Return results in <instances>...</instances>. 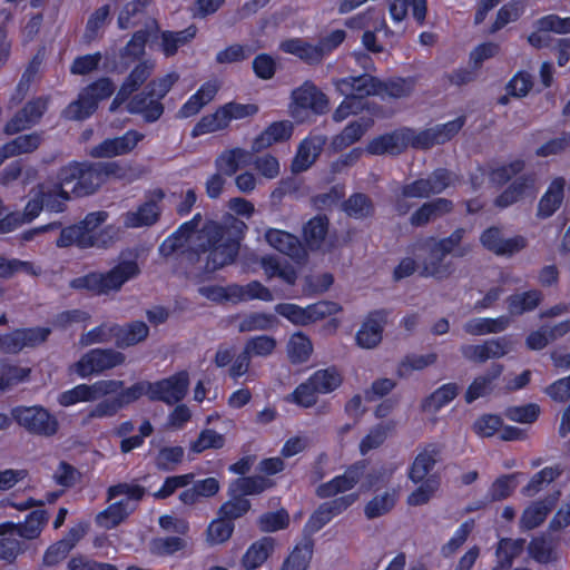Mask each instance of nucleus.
<instances>
[{"label":"nucleus","mask_w":570,"mask_h":570,"mask_svg":"<svg viewBox=\"0 0 570 570\" xmlns=\"http://www.w3.org/2000/svg\"><path fill=\"white\" fill-rule=\"evenodd\" d=\"M409 9L419 26L425 23L428 0H390V16L394 21L401 22L407 16Z\"/></svg>","instance_id":"31"},{"label":"nucleus","mask_w":570,"mask_h":570,"mask_svg":"<svg viewBox=\"0 0 570 570\" xmlns=\"http://www.w3.org/2000/svg\"><path fill=\"white\" fill-rule=\"evenodd\" d=\"M293 135V125L288 120L274 121L252 142V151L259 153L274 144L284 142Z\"/></svg>","instance_id":"24"},{"label":"nucleus","mask_w":570,"mask_h":570,"mask_svg":"<svg viewBox=\"0 0 570 570\" xmlns=\"http://www.w3.org/2000/svg\"><path fill=\"white\" fill-rule=\"evenodd\" d=\"M115 345L127 348L145 341L149 335V327L142 321H134L125 325L114 323Z\"/></svg>","instance_id":"30"},{"label":"nucleus","mask_w":570,"mask_h":570,"mask_svg":"<svg viewBox=\"0 0 570 570\" xmlns=\"http://www.w3.org/2000/svg\"><path fill=\"white\" fill-rule=\"evenodd\" d=\"M184 455L185 450L180 445L163 446L155 458V465L159 471L171 472L183 462Z\"/></svg>","instance_id":"56"},{"label":"nucleus","mask_w":570,"mask_h":570,"mask_svg":"<svg viewBox=\"0 0 570 570\" xmlns=\"http://www.w3.org/2000/svg\"><path fill=\"white\" fill-rule=\"evenodd\" d=\"M197 35V27L190 24L179 31L166 30L161 32L160 46L164 55L169 58L177 53L180 47L188 45Z\"/></svg>","instance_id":"39"},{"label":"nucleus","mask_w":570,"mask_h":570,"mask_svg":"<svg viewBox=\"0 0 570 570\" xmlns=\"http://www.w3.org/2000/svg\"><path fill=\"white\" fill-rule=\"evenodd\" d=\"M276 340L269 335H256L247 340L244 350L250 356L267 357L275 351Z\"/></svg>","instance_id":"64"},{"label":"nucleus","mask_w":570,"mask_h":570,"mask_svg":"<svg viewBox=\"0 0 570 570\" xmlns=\"http://www.w3.org/2000/svg\"><path fill=\"white\" fill-rule=\"evenodd\" d=\"M265 238L273 248L291 258H299L304 254L302 243L294 234L269 228L265 234Z\"/></svg>","instance_id":"28"},{"label":"nucleus","mask_w":570,"mask_h":570,"mask_svg":"<svg viewBox=\"0 0 570 570\" xmlns=\"http://www.w3.org/2000/svg\"><path fill=\"white\" fill-rule=\"evenodd\" d=\"M151 65L147 61H140L132 68L120 87L134 96L135 92L148 80L151 75Z\"/></svg>","instance_id":"60"},{"label":"nucleus","mask_w":570,"mask_h":570,"mask_svg":"<svg viewBox=\"0 0 570 570\" xmlns=\"http://www.w3.org/2000/svg\"><path fill=\"white\" fill-rule=\"evenodd\" d=\"M250 154L239 147H235L222 153L215 160L216 168L226 176H233L237 173L240 165H246Z\"/></svg>","instance_id":"46"},{"label":"nucleus","mask_w":570,"mask_h":570,"mask_svg":"<svg viewBox=\"0 0 570 570\" xmlns=\"http://www.w3.org/2000/svg\"><path fill=\"white\" fill-rule=\"evenodd\" d=\"M50 334L49 327L17 328L6 334L7 353L17 354L24 347H36L46 342Z\"/></svg>","instance_id":"18"},{"label":"nucleus","mask_w":570,"mask_h":570,"mask_svg":"<svg viewBox=\"0 0 570 570\" xmlns=\"http://www.w3.org/2000/svg\"><path fill=\"white\" fill-rule=\"evenodd\" d=\"M436 360L438 355L435 353H428L425 355L414 353L406 354L397 364L396 375L400 379H406L413 371H422L434 364Z\"/></svg>","instance_id":"51"},{"label":"nucleus","mask_w":570,"mask_h":570,"mask_svg":"<svg viewBox=\"0 0 570 570\" xmlns=\"http://www.w3.org/2000/svg\"><path fill=\"white\" fill-rule=\"evenodd\" d=\"M510 325V318L501 315L495 318L475 317L464 323L463 330L466 334L481 336L487 334H497L505 331Z\"/></svg>","instance_id":"34"},{"label":"nucleus","mask_w":570,"mask_h":570,"mask_svg":"<svg viewBox=\"0 0 570 570\" xmlns=\"http://www.w3.org/2000/svg\"><path fill=\"white\" fill-rule=\"evenodd\" d=\"M453 203L446 198H435L422 204L410 217V223L414 227H422L445 214L451 213Z\"/></svg>","instance_id":"27"},{"label":"nucleus","mask_w":570,"mask_h":570,"mask_svg":"<svg viewBox=\"0 0 570 570\" xmlns=\"http://www.w3.org/2000/svg\"><path fill=\"white\" fill-rule=\"evenodd\" d=\"M442 449L438 443H428L414 458L409 469V479L419 484L421 481L432 476L430 473L433 471L438 460L441 456Z\"/></svg>","instance_id":"21"},{"label":"nucleus","mask_w":570,"mask_h":570,"mask_svg":"<svg viewBox=\"0 0 570 570\" xmlns=\"http://www.w3.org/2000/svg\"><path fill=\"white\" fill-rule=\"evenodd\" d=\"M295 109L308 110L314 115H324L328 110V99L312 80H305L292 91Z\"/></svg>","instance_id":"15"},{"label":"nucleus","mask_w":570,"mask_h":570,"mask_svg":"<svg viewBox=\"0 0 570 570\" xmlns=\"http://www.w3.org/2000/svg\"><path fill=\"white\" fill-rule=\"evenodd\" d=\"M145 138V135L136 129H129L124 135L114 138H106L94 146L89 155L92 158H114L131 153Z\"/></svg>","instance_id":"13"},{"label":"nucleus","mask_w":570,"mask_h":570,"mask_svg":"<svg viewBox=\"0 0 570 570\" xmlns=\"http://www.w3.org/2000/svg\"><path fill=\"white\" fill-rule=\"evenodd\" d=\"M309 383L318 394H328L342 384V375L335 366L315 371L309 377Z\"/></svg>","instance_id":"48"},{"label":"nucleus","mask_w":570,"mask_h":570,"mask_svg":"<svg viewBox=\"0 0 570 570\" xmlns=\"http://www.w3.org/2000/svg\"><path fill=\"white\" fill-rule=\"evenodd\" d=\"M189 386L188 373L178 372L169 377L156 382H149V400L151 402H164L175 404L180 402L187 394Z\"/></svg>","instance_id":"12"},{"label":"nucleus","mask_w":570,"mask_h":570,"mask_svg":"<svg viewBox=\"0 0 570 570\" xmlns=\"http://www.w3.org/2000/svg\"><path fill=\"white\" fill-rule=\"evenodd\" d=\"M165 198V191L161 188L154 189L148 199L138 206L136 212H130L126 216V226L139 228L153 226L161 215L159 203Z\"/></svg>","instance_id":"16"},{"label":"nucleus","mask_w":570,"mask_h":570,"mask_svg":"<svg viewBox=\"0 0 570 570\" xmlns=\"http://www.w3.org/2000/svg\"><path fill=\"white\" fill-rule=\"evenodd\" d=\"M125 360V355L114 348H91L70 366V372L87 379L119 366Z\"/></svg>","instance_id":"9"},{"label":"nucleus","mask_w":570,"mask_h":570,"mask_svg":"<svg viewBox=\"0 0 570 570\" xmlns=\"http://www.w3.org/2000/svg\"><path fill=\"white\" fill-rule=\"evenodd\" d=\"M97 109L98 107L95 105L94 100L89 99L81 89L77 99L68 104L63 109L62 117L67 120L81 121L90 118Z\"/></svg>","instance_id":"49"},{"label":"nucleus","mask_w":570,"mask_h":570,"mask_svg":"<svg viewBox=\"0 0 570 570\" xmlns=\"http://www.w3.org/2000/svg\"><path fill=\"white\" fill-rule=\"evenodd\" d=\"M236 292V301L261 299L263 302L273 301L272 292L258 281H252L246 285L233 284Z\"/></svg>","instance_id":"58"},{"label":"nucleus","mask_w":570,"mask_h":570,"mask_svg":"<svg viewBox=\"0 0 570 570\" xmlns=\"http://www.w3.org/2000/svg\"><path fill=\"white\" fill-rule=\"evenodd\" d=\"M57 401L59 405L69 407L81 402H92L95 401V395L90 384L81 383L59 393Z\"/></svg>","instance_id":"59"},{"label":"nucleus","mask_w":570,"mask_h":570,"mask_svg":"<svg viewBox=\"0 0 570 570\" xmlns=\"http://www.w3.org/2000/svg\"><path fill=\"white\" fill-rule=\"evenodd\" d=\"M561 472L562 471L559 465L543 468L531 476L528 484L523 487L522 494L527 497L537 494L544 485L558 479L561 475Z\"/></svg>","instance_id":"55"},{"label":"nucleus","mask_w":570,"mask_h":570,"mask_svg":"<svg viewBox=\"0 0 570 570\" xmlns=\"http://www.w3.org/2000/svg\"><path fill=\"white\" fill-rule=\"evenodd\" d=\"M13 421L31 435L52 438L59 431V421L42 405H17L10 410Z\"/></svg>","instance_id":"7"},{"label":"nucleus","mask_w":570,"mask_h":570,"mask_svg":"<svg viewBox=\"0 0 570 570\" xmlns=\"http://www.w3.org/2000/svg\"><path fill=\"white\" fill-rule=\"evenodd\" d=\"M313 352L309 337L303 333H295L288 341L287 354L293 364H303L308 361Z\"/></svg>","instance_id":"53"},{"label":"nucleus","mask_w":570,"mask_h":570,"mask_svg":"<svg viewBox=\"0 0 570 570\" xmlns=\"http://www.w3.org/2000/svg\"><path fill=\"white\" fill-rule=\"evenodd\" d=\"M368 466V460L362 459L350 464L344 473L335 475L327 482L321 483L316 488V495L320 499L334 498L340 493L353 490L362 480Z\"/></svg>","instance_id":"11"},{"label":"nucleus","mask_w":570,"mask_h":570,"mask_svg":"<svg viewBox=\"0 0 570 570\" xmlns=\"http://www.w3.org/2000/svg\"><path fill=\"white\" fill-rule=\"evenodd\" d=\"M135 508H130L126 500L109 504L96 515V523L105 529H114L125 521Z\"/></svg>","instance_id":"42"},{"label":"nucleus","mask_w":570,"mask_h":570,"mask_svg":"<svg viewBox=\"0 0 570 570\" xmlns=\"http://www.w3.org/2000/svg\"><path fill=\"white\" fill-rule=\"evenodd\" d=\"M542 301V292L534 288L509 295L507 297V306L511 315L520 316L534 311Z\"/></svg>","instance_id":"35"},{"label":"nucleus","mask_w":570,"mask_h":570,"mask_svg":"<svg viewBox=\"0 0 570 570\" xmlns=\"http://www.w3.org/2000/svg\"><path fill=\"white\" fill-rule=\"evenodd\" d=\"M327 138L325 135H309L304 138L297 149L293 161L294 171L301 173L307 170L323 151Z\"/></svg>","instance_id":"22"},{"label":"nucleus","mask_w":570,"mask_h":570,"mask_svg":"<svg viewBox=\"0 0 570 570\" xmlns=\"http://www.w3.org/2000/svg\"><path fill=\"white\" fill-rule=\"evenodd\" d=\"M521 472L501 474L489 487L485 499L489 502H499L510 498L519 485Z\"/></svg>","instance_id":"41"},{"label":"nucleus","mask_w":570,"mask_h":570,"mask_svg":"<svg viewBox=\"0 0 570 570\" xmlns=\"http://www.w3.org/2000/svg\"><path fill=\"white\" fill-rule=\"evenodd\" d=\"M525 6L522 0H511L504 3L497 12L495 20L490 27V33H495L504 28L508 23L520 19L524 13Z\"/></svg>","instance_id":"52"},{"label":"nucleus","mask_w":570,"mask_h":570,"mask_svg":"<svg viewBox=\"0 0 570 570\" xmlns=\"http://www.w3.org/2000/svg\"><path fill=\"white\" fill-rule=\"evenodd\" d=\"M379 82L377 77L362 73L336 79L334 86L340 94H350L365 101L367 97L379 95Z\"/></svg>","instance_id":"20"},{"label":"nucleus","mask_w":570,"mask_h":570,"mask_svg":"<svg viewBox=\"0 0 570 570\" xmlns=\"http://www.w3.org/2000/svg\"><path fill=\"white\" fill-rule=\"evenodd\" d=\"M551 511V505L539 500L527 507L521 515V527L525 530H533L541 525Z\"/></svg>","instance_id":"54"},{"label":"nucleus","mask_w":570,"mask_h":570,"mask_svg":"<svg viewBox=\"0 0 570 570\" xmlns=\"http://www.w3.org/2000/svg\"><path fill=\"white\" fill-rule=\"evenodd\" d=\"M87 525L79 523L69 529L67 534L47 548L42 562L45 566L52 567L65 560L68 553L85 537Z\"/></svg>","instance_id":"19"},{"label":"nucleus","mask_w":570,"mask_h":570,"mask_svg":"<svg viewBox=\"0 0 570 570\" xmlns=\"http://www.w3.org/2000/svg\"><path fill=\"white\" fill-rule=\"evenodd\" d=\"M225 445V436L214 429H204L197 439L191 442L190 450L195 453H203L206 450H219Z\"/></svg>","instance_id":"63"},{"label":"nucleus","mask_w":570,"mask_h":570,"mask_svg":"<svg viewBox=\"0 0 570 570\" xmlns=\"http://www.w3.org/2000/svg\"><path fill=\"white\" fill-rule=\"evenodd\" d=\"M121 175L122 168L118 161H71L59 169L57 178L62 184L75 181L71 191L77 197H83L95 194L109 177Z\"/></svg>","instance_id":"4"},{"label":"nucleus","mask_w":570,"mask_h":570,"mask_svg":"<svg viewBox=\"0 0 570 570\" xmlns=\"http://www.w3.org/2000/svg\"><path fill=\"white\" fill-rule=\"evenodd\" d=\"M341 208L348 217L355 219L372 217L375 213L372 199L364 193H353L343 200Z\"/></svg>","instance_id":"43"},{"label":"nucleus","mask_w":570,"mask_h":570,"mask_svg":"<svg viewBox=\"0 0 570 570\" xmlns=\"http://www.w3.org/2000/svg\"><path fill=\"white\" fill-rule=\"evenodd\" d=\"M42 141V137L38 132L20 135L12 140L6 142L0 148V159H8L21 154H29L37 150Z\"/></svg>","instance_id":"36"},{"label":"nucleus","mask_w":570,"mask_h":570,"mask_svg":"<svg viewBox=\"0 0 570 570\" xmlns=\"http://www.w3.org/2000/svg\"><path fill=\"white\" fill-rule=\"evenodd\" d=\"M279 49L301 59L303 62L316 66L323 57L318 45H313L302 38H291L281 42Z\"/></svg>","instance_id":"29"},{"label":"nucleus","mask_w":570,"mask_h":570,"mask_svg":"<svg viewBox=\"0 0 570 570\" xmlns=\"http://www.w3.org/2000/svg\"><path fill=\"white\" fill-rule=\"evenodd\" d=\"M146 395L149 399V382L139 381L129 387H122L112 399H105L91 407L83 417V424L89 423L94 419L112 417L119 410L138 401Z\"/></svg>","instance_id":"8"},{"label":"nucleus","mask_w":570,"mask_h":570,"mask_svg":"<svg viewBox=\"0 0 570 570\" xmlns=\"http://www.w3.org/2000/svg\"><path fill=\"white\" fill-rule=\"evenodd\" d=\"M61 180H58L52 187H47L43 184L38 186V191L43 200V207L50 213H62L66 210V203L70 199L69 193L65 190Z\"/></svg>","instance_id":"40"},{"label":"nucleus","mask_w":570,"mask_h":570,"mask_svg":"<svg viewBox=\"0 0 570 570\" xmlns=\"http://www.w3.org/2000/svg\"><path fill=\"white\" fill-rule=\"evenodd\" d=\"M226 114L222 111V106L218 107L213 114L203 116L193 127L191 137L197 138L206 134L216 132L228 128Z\"/></svg>","instance_id":"50"},{"label":"nucleus","mask_w":570,"mask_h":570,"mask_svg":"<svg viewBox=\"0 0 570 570\" xmlns=\"http://www.w3.org/2000/svg\"><path fill=\"white\" fill-rule=\"evenodd\" d=\"M202 219V214L197 213L191 219L184 222L163 242L159 247L160 254L164 256L174 254L197 233L195 253L198 256L206 254L205 269L207 272L214 273L234 264L245 235V223L234 219L230 225H225L215 220H206L199 228Z\"/></svg>","instance_id":"1"},{"label":"nucleus","mask_w":570,"mask_h":570,"mask_svg":"<svg viewBox=\"0 0 570 570\" xmlns=\"http://www.w3.org/2000/svg\"><path fill=\"white\" fill-rule=\"evenodd\" d=\"M410 134V127H402L391 132L379 135L367 142L365 151L374 156L385 154L397 156L407 149Z\"/></svg>","instance_id":"14"},{"label":"nucleus","mask_w":570,"mask_h":570,"mask_svg":"<svg viewBox=\"0 0 570 570\" xmlns=\"http://www.w3.org/2000/svg\"><path fill=\"white\" fill-rule=\"evenodd\" d=\"M525 168V161L521 158L513 159L491 168L489 171L490 181L498 186H508L494 198V206L504 209L520 202L533 187L534 175H520Z\"/></svg>","instance_id":"5"},{"label":"nucleus","mask_w":570,"mask_h":570,"mask_svg":"<svg viewBox=\"0 0 570 570\" xmlns=\"http://www.w3.org/2000/svg\"><path fill=\"white\" fill-rule=\"evenodd\" d=\"M389 312L384 308L370 312L356 333V344L363 348L377 346L383 337Z\"/></svg>","instance_id":"17"},{"label":"nucleus","mask_w":570,"mask_h":570,"mask_svg":"<svg viewBox=\"0 0 570 570\" xmlns=\"http://www.w3.org/2000/svg\"><path fill=\"white\" fill-rule=\"evenodd\" d=\"M275 539L263 537L253 542L243 556L242 563L246 570L259 568L274 552Z\"/></svg>","instance_id":"32"},{"label":"nucleus","mask_w":570,"mask_h":570,"mask_svg":"<svg viewBox=\"0 0 570 570\" xmlns=\"http://www.w3.org/2000/svg\"><path fill=\"white\" fill-rule=\"evenodd\" d=\"M107 219L108 213L105 210L88 213L79 223L63 227L56 245L60 248H108L114 243L115 230L111 225L101 227Z\"/></svg>","instance_id":"3"},{"label":"nucleus","mask_w":570,"mask_h":570,"mask_svg":"<svg viewBox=\"0 0 570 570\" xmlns=\"http://www.w3.org/2000/svg\"><path fill=\"white\" fill-rule=\"evenodd\" d=\"M394 493L385 492L372 498L364 508V514L368 520L380 518L389 513L395 505Z\"/></svg>","instance_id":"62"},{"label":"nucleus","mask_w":570,"mask_h":570,"mask_svg":"<svg viewBox=\"0 0 570 570\" xmlns=\"http://www.w3.org/2000/svg\"><path fill=\"white\" fill-rule=\"evenodd\" d=\"M110 4H104L97 8L88 18L86 23L85 37L91 41L95 40L104 30L107 22L110 21Z\"/></svg>","instance_id":"61"},{"label":"nucleus","mask_w":570,"mask_h":570,"mask_svg":"<svg viewBox=\"0 0 570 570\" xmlns=\"http://www.w3.org/2000/svg\"><path fill=\"white\" fill-rule=\"evenodd\" d=\"M313 551V539H305L302 543H297L294 547L279 570H306L311 563Z\"/></svg>","instance_id":"44"},{"label":"nucleus","mask_w":570,"mask_h":570,"mask_svg":"<svg viewBox=\"0 0 570 570\" xmlns=\"http://www.w3.org/2000/svg\"><path fill=\"white\" fill-rule=\"evenodd\" d=\"M218 92V86L215 81L208 80L193 94L179 108V118H190L196 116L203 107L209 104Z\"/></svg>","instance_id":"25"},{"label":"nucleus","mask_w":570,"mask_h":570,"mask_svg":"<svg viewBox=\"0 0 570 570\" xmlns=\"http://www.w3.org/2000/svg\"><path fill=\"white\" fill-rule=\"evenodd\" d=\"M417 76L390 77L379 82V95H385L389 98L401 99L412 95L417 85Z\"/></svg>","instance_id":"33"},{"label":"nucleus","mask_w":570,"mask_h":570,"mask_svg":"<svg viewBox=\"0 0 570 570\" xmlns=\"http://www.w3.org/2000/svg\"><path fill=\"white\" fill-rule=\"evenodd\" d=\"M564 185L566 180L563 177H556L550 183L538 203V218H549L560 208L564 198Z\"/></svg>","instance_id":"26"},{"label":"nucleus","mask_w":570,"mask_h":570,"mask_svg":"<svg viewBox=\"0 0 570 570\" xmlns=\"http://www.w3.org/2000/svg\"><path fill=\"white\" fill-rule=\"evenodd\" d=\"M330 220L326 215H316L303 226V238L311 250L320 249L328 233Z\"/></svg>","instance_id":"38"},{"label":"nucleus","mask_w":570,"mask_h":570,"mask_svg":"<svg viewBox=\"0 0 570 570\" xmlns=\"http://www.w3.org/2000/svg\"><path fill=\"white\" fill-rule=\"evenodd\" d=\"M459 394L456 383H446L422 400L421 406L426 412H439L442 407L452 402Z\"/></svg>","instance_id":"45"},{"label":"nucleus","mask_w":570,"mask_h":570,"mask_svg":"<svg viewBox=\"0 0 570 570\" xmlns=\"http://www.w3.org/2000/svg\"><path fill=\"white\" fill-rule=\"evenodd\" d=\"M503 370L502 364L492 363L485 374L474 377L465 391V402L471 404L480 397L490 395L494 389L495 381L502 375Z\"/></svg>","instance_id":"23"},{"label":"nucleus","mask_w":570,"mask_h":570,"mask_svg":"<svg viewBox=\"0 0 570 570\" xmlns=\"http://www.w3.org/2000/svg\"><path fill=\"white\" fill-rule=\"evenodd\" d=\"M524 544V539H500L495 550V556L498 558V568L500 570L510 569L513 563V560L523 552Z\"/></svg>","instance_id":"47"},{"label":"nucleus","mask_w":570,"mask_h":570,"mask_svg":"<svg viewBox=\"0 0 570 570\" xmlns=\"http://www.w3.org/2000/svg\"><path fill=\"white\" fill-rule=\"evenodd\" d=\"M341 309L338 304L330 301H320L301 307L293 303H282L276 306V312L295 325L306 326L321 321Z\"/></svg>","instance_id":"10"},{"label":"nucleus","mask_w":570,"mask_h":570,"mask_svg":"<svg viewBox=\"0 0 570 570\" xmlns=\"http://www.w3.org/2000/svg\"><path fill=\"white\" fill-rule=\"evenodd\" d=\"M178 80L179 75L177 72H168L163 77L151 79L140 92L134 96L120 87L110 104L109 110L116 111L122 104L127 102L126 109L129 114L139 115L145 122L154 124L164 115L163 99Z\"/></svg>","instance_id":"2"},{"label":"nucleus","mask_w":570,"mask_h":570,"mask_svg":"<svg viewBox=\"0 0 570 570\" xmlns=\"http://www.w3.org/2000/svg\"><path fill=\"white\" fill-rule=\"evenodd\" d=\"M274 485L275 482L273 480L263 475L243 476L235 482L236 491L244 498L246 495L261 494Z\"/></svg>","instance_id":"57"},{"label":"nucleus","mask_w":570,"mask_h":570,"mask_svg":"<svg viewBox=\"0 0 570 570\" xmlns=\"http://www.w3.org/2000/svg\"><path fill=\"white\" fill-rule=\"evenodd\" d=\"M139 273L138 263L134 259H126L106 273L89 272L75 277L69 282V286L76 291H88L92 295L100 296L120 289L126 282L138 276Z\"/></svg>","instance_id":"6"},{"label":"nucleus","mask_w":570,"mask_h":570,"mask_svg":"<svg viewBox=\"0 0 570 570\" xmlns=\"http://www.w3.org/2000/svg\"><path fill=\"white\" fill-rule=\"evenodd\" d=\"M446 255H441L436 247L429 244V257L424 261L420 275L436 279L448 278L453 272L452 262H444Z\"/></svg>","instance_id":"37"}]
</instances>
